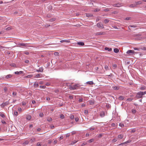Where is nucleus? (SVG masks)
<instances>
[{"label": "nucleus", "instance_id": "obj_1", "mask_svg": "<svg viewBox=\"0 0 146 146\" xmlns=\"http://www.w3.org/2000/svg\"><path fill=\"white\" fill-rule=\"evenodd\" d=\"M146 94V91L144 92H140L137 93L136 97L137 99H139L142 97L143 95Z\"/></svg>", "mask_w": 146, "mask_h": 146}, {"label": "nucleus", "instance_id": "obj_2", "mask_svg": "<svg viewBox=\"0 0 146 146\" xmlns=\"http://www.w3.org/2000/svg\"><path fill=\"white\" fill-rule=\"evenodd\" d=\"M9 103H10L9 101H8L4 103H3L0 105V106L2 108H3L5 106L9 105Z\"/></svg>", "mask_w": 146, "mask_h": 146}, {"label": "nucleus", "instance_id": "obj_3", "mask_svg": "<svg viewBox=\"0 0 146 146\" xmlns=\"http://www.w3.org/2000/svg\"><path fill=\"white\" fill-rule=\"evenodd\" d=\"M135 52L134 50H129L126 53L129 55H132Z\"/></svg>", "mask_w": 146, "mask_h": 146}, {"label": "nucleus", "instance_id": "obj_4", "mask_svg": "<svg viewBox=\"0 0 146 146\" xmlns=\"http://www.w3.org/2000/svg\"><path fill=\"white\" fill-rule=\"evenodd\" d=\"M97 26L99 28L104 29V27H103V25L101 22H99L97 24Z\"/></svg>", "mask_w": 146, "mask_h": 146}, {"label": "nucleus", "instance_id": "obj_5", "mask_svg": "<svg viewBox=\"0 0 146 146\" xmlns=\"http://www.w3.org/2000/svg\"><path fill=\"white\" fill-rule=\"evenodd\" d=\"M123 5V4L121 3H117L114 4L113 5V6L115 7H120Z\"/></svg>", "mask_w": 146, "mask_h": 146}, {"label": "nucleus", "instance_id": "obj_6", "mask_svg": "<svg viewBox=\"0 0 146 146\" xmlns=\"http://www.w3.org/2000/svg\"><path fill=\"white\" fill-rule=\"evenodd\" d=\"M78 87V85L77 84L75 85L74 86H71L70 87V89L71 90H75Z\"/></svg>", "mask_w": 146, "mask_h": 146}, {"label": "nucleus", "instance_id": "obj_7", "mask_svg": "<svg viewBox=\"0 0 146 146\" xmlns=\"http://www.w3.org/2000/svg\"><path fill=\"white\" fill-rule=\"evenodd\" d=\"M18 45L19 46H27V44L25 43H19L18 44Z\"/></svg>", "mask_w": 146, "mask_h": 146}, {"label": "nucleus", "instance_id": "obj_8", "mask_svg": "<svg viewBox=\"0 0 146 146\" xmlns=\"http://www.w3.org/2000/svg\"><path fill=\"white\" fill-rule=\"evenodd\" d=\"M112 88L114 90H119V87L115 86H112Z\"/></svg>", "mask_w": 146, "mask_h": 146}, {"label": "nucleus", "instance_id": "obj_9", "mask_svg": "<svg viewBox=\"0 0 146 146\" xmlns=\"http://www.w3.org/2000/svg\"><path fill=\"white\" fill-rule=\"evenodd\" d=\"M104 34V33L101 32H97L96 33V35H100Z\"/></svg>", "mask_w": 146, "mask_h": 146}, {"label": "nucleus", "instance_id": "obj_10", "mask_svg": "<svg viewBox=\"0 0 146 146\" xmlns=\"http://www.w3.org/2000/svg\"><path fill=\"white\" fill-rule=\"evenodd\" d=\"M86 15L88 17H90L93 16V15L90 13H86Z\"/></svg>", "mask_w": 146, "mask_h": 146}, {"label": "nucleus", "instance_id": "obj_11", "mask_svg": "<svg viewBox=\"0 0 146 146\" xmlns=\"http://www.w3.org/2000/svg\"><path fill=\"white\" fill-rule=\"evenodd\" d=\"M100 115L101 117H103L105 116V113L104 111H102L100 113Z\"/></svg>", "mask_w": 146, "mask_h": 146}, {"label": "nucleus", "instance_id": "obj_12", "mask_svg": "<svg viewBox=\"0 0 146 146\" xmlns=\"http://www.w3.org/2000/svg\"><path fill=\"white\" fill-rule=\"evenodd\" d=\"M136 6L135 4H132L129 5V7L131 8H134Z\"/></svg>", "mask_w": 146, "mask_h": 146}, {"label": "nucleus", "instance_id": "obj_13", "mask_svg": "<svg viewBox=\"0 0 146 146\" xmlns=\"http://www.w3.org/2000/svg\"><path fill=\"white\" fill-rule=\"evenodd\" d=\"M131 142V141L129 140L127 141H125V142L124 143H122V145L124 144V145H125L127 143H129Z\"/></svg>", "mask_w": 146, "mask_h": 146}, {"label": "nucleus", "instance_id": "obj_14", "mask_svg": "<svg viewBox=\"0 0 146 146\" xmlns=\"http://www.w3.org/2000/svg\"><path fill=\"white\" fill-rule=\"evenodd\" d=\"M110 20L108 19H106L104 21V23L105 24H107V23H108Z\"/></svg>", "mask_w": 146, "mask_h": 146}, {"label": "nucleus", "instance_id": "obj_15", "mask_svg": "<svg viewBox=\"0 0 146 146\" xmlns=\"http://www.w3.org/2000/svg\"><path fill=\"white\" fill-rule=\"evenodd\" d=\"M90 104V105H93L94 103V101L93 100H92L89 101Z\"/></svg>", "mask_w": 146, "mask_h": 146}, {"label": "nucleus", "instance_id": "obj_16", "mask_svg": "<svg viewBox=\"0 0 146 146\" xmlns=\"http://www.w3.org/2000/svg\"><path fill=\"white\" fill-rule=\"evenodd\" d=\"M86 84H89V85H92L94 84V82L92 81H89L88 82H86Z\"/></svg>", "mask_w": 146, "mask_h": 146}, {"label": "nucleus", "instance_id": "obj_17", "mask_svg": "<svg viewBox=\"0 0 146 146\" xmlns=\"http://www.w3.org/2000/svg\"><path fill=\"white\" fill-rule=\"evenodd\" d=\"M12 76V75L8 74V75H7L5 76V78L6 79H7L11 77Z\"/></svg>", "mask_w": 146, "mask_h": 146}, {"label": "nucleus", "instance_id": "obj_18", "mask_svg": "<svg viewBox=\"0 0 146 146\" xmlns=\"http://www.w3.org/2000/svg\"><path fill=\"white\" fill-rule=\"evenodd\" d=\"M77 44L81 46H83L84 45V42H77Z\"/></svg>", "mask_w": 146, "mask_h": 146}, {"label": "nucleus", "instance_id": "obj_19", "mask_svg": "<svg viewBox=\"0 0 146 146\" xmlns=\"http://www.w3.org/2000/svg\"><path fill=\"white\" fill-rule=\"evenodd\" d=\"M105 50H108L109 51H110L112 50V49L111 48H109L108 47H105Z\"/></svg>", "mask_w": 146, "mask_h": 146}, {"label": "nucleus", "instance_id": "obj_20", "mask_svg": "<svg viewBox=\"0 0 146 146\" xmlns=\"http://www.w3.org/2000/svg\"><path fill=\"white\" fill-rule=\"evenodd\" d=\"M114 52L116 53H117L119 52V50L117 48H114L113 50Z\"/></svg>", "mask_w": 146, "mask_h": 146}, {"label": "nucleus", "instance_id": "obj_21", "mask_svg": "<svg viewBox=\"0 0 146 146\" xmlns=\"http://www.w3.org/2000/svg\"><path fill=\"white\" fill-rule=\"evenodd\" d=\"M38 86V83L37 82H35L34 84V86L35 88H37Z\"/></svg>", "mask_w": 146, "mask_h": 146}, {"label": "nucleus", "instance_id": "obj_22", "mask_svg": "<svg viewBox=\"0 0 146 146\" xmlns=\"http://www.w3.org/2000/svg\"><path fill=\"white\" fill-rule=\"evenodd\" d=\"M0 113V116L3 118H5V115H4V114L3 113Z\"/></svg>", "mask_w": 146, "mask_h": 146}, {"label": "nucleus", "instance_id": "obj_23", "mask_svg": "<svg viewBox=\"0 0 146 146\" xmlns=\"http://www.w3.org/2000/svg\"><path fill=\"white\" fill-rule=\"evenodd\" d=\"M124 99V97L123 96H120L119 97L118 99L119 100H122Z\"/></svg>", "mask_w": 146, "mask_h": 146}, {"label": "nucleus", "instance_id": "obj_24", "mask_svg": "<svg viewBox=\"0 0 146 146\" xmlns=\"http://www.w3.org/2000/svg\"><path fill=\"white\" fill-rule=\"evenodd\" d=\"M94 140V139H90L88 140V142L89 143H92V142H93Z\"/></svg>", "mask_w": 146, "mask_h": 146}, {"label": "nucleus", "instance_id": "obj_25", "mask_svg": "<svg viewBox=\"0 0 146 146\" xmlns=\"http://www.w3.org/2000/svg\"><path fill=\"white\" fill-rule=\"evenodd\" d=\"M135 5H138L141 4H142V2L141 1L137 2L135 3Z\"/></svg>", "mask_w": 146, "mask_h": 146}, {"label": "nucleus", "instance_id": "obj_26", "mask_svg": "<svg viewBox=\"0 0 146 146\" xmlns=\"http://www.w3.org/2000/svg\"><path fill=\"white\" fill-rule=\"evenodd\" d=\"M41 75V74H38L36 75V76H35L34 77V78H37L40 77V76Z\"/></svg>", "mask_w": 146, "mask_h": 146}, {"label": "nucleus", "instance_id": "obj_27", "mask_svg": "<svg viewBox=\"0 0 146 146\" xmlns=\"http://www.w3.org/2000/svg\"><path fill=\"white\" fill-rule=\"evenodd\" d=\"M136 111L135 110L132 109L131 110L132 113L134 114H135L136 113Z\"/></svg>", "mask_w": 146, "mask_h": 146}, {"label": "nucleus", "instance_id": "obj_28", "mask_svg": "<svg viewBox=\"0 0 146 146\" xmlns=\"http://www.w3.org/2000/svg\"><path fill=\"white\" fill-rule=\"evenodd\" d=\"M31 116L30 115H28L27 117V119L28 120H30L31 118Z\"/></svg>", "mask_w": 146, "mask_h": 146}, {"label": "nucleus", "instance_id": "obj_29", "mask_svg": "<svg viewBox=\"0 0 146 146\" xmlns=\"http://www.w3.org/2000/svg\"><path fill=\"white\" fill-rule=\"evenodd\" d=\"M129 27H131L135 28L137 27V26L134 25H130L129 26Z\"/></svg>", "mask_w": 146, "mask_h": 146}, {"label": "nucleus", "instance_id": "obj_30", "mask_svg": "<svg viewBox=\"0 0 146 146\" xmlns=\"http://www.w3.org/2000/svg\"><path fill=\"white\" fill-rule=\"evenodd\" d=\"M118 137L119 139H121L123 137V135H119L118 136Z\"/></svg>", "mask_w": 146, "mask_h": 146}, {"label": "nucleus", "instance_id": "obj_31", "mask_svg": "<svg viewBox=\"0 0 146 146\" xmlns=\"http://www.w3.org/2000/svg\"><path fill=\"white\" fill-rule=\"evenodd\" d=\"M133 100V98H128L127 99L126 101H127L128 102H131Z\"/></svg>", "mask_w": 146, "mask_h": 146}, {"label": "nucleus", "instance_id": "obj_32", "mask_svg": "<svg viewBox=\"0 0 146 146\" xmlns=\"http://www.w3.org/2000/svg\"><path fill=\"white\" fill-rule=\"evenodd\" d=\"M41 142H38L37 143L36 145V146H41L42 145Z\"/></svg>", "mask_w": 146, "mask_h": 146}, {"label": "nucleus", "instance_id": "obj_33", "mask_svg": "<svg viewBox=\"0 0 146 146\" xmlns=\"http://www.w3.org/2000/svg\"><path fill=\"white\" fill-rule=\"evenodd\" d=\"M29 143V141H26L23 143V144L25 145H27Z\"/></svg>", "mask_w": 146, "mask_h": 146}, {"label": "nucleus", "instance_id": "obj_34", "mask_svg": "<svg viewBox=\"0 0 146 146\" xmlns=\"http://www.w3.org/2000/svg\"><path fill=\"white\" fill-rule=\"evenodd\" d=\"M56 20V19L55 18H52V19H51L50 20V22H53L54 21Z\"/></svg>", "mask_w": 146, "mask_h": 146}, {"label": "nucleus", "instance_id": "obj_35", "mask_svg": "<svg viewBox=\"0 0 146 146\" xmlns=\"http://www.w3.org/2000/svg\"><path fill=\"white\" fill-rule=\"evenodd\" d=\"M17 95V93L16 92H13V97H15Z\"/></svg>", "mask_w": 146, "mask_h": 146}, {"label": "nucleus", "instance_id": "obj_36", "mask_svg": "<svg viewBox=\"0 0 146 146\" xmlns=\"http://www.w3.org/2000/svg\"><path fill=\"white\" fill-rule=\"evenodd\" d=\"M40 71V72H42L43 71V68L42 67H40L38 70Z\"/></svg>", "mask_w": 146, "mask_h": 146}, {"label": "nucleus", "instance_id": "obj_37", "mask_svg": "<svg viewBox=\"0 0 146 146\" xmlns=\"http://www.w3.org/2000/svg\"><path fill=\"white\" fill-rule=\"evenodd\" d=\"M140 89L141 90H144L145 89V87L144 86H142L141 87Z\"/></svg>", "mask_w": 146, "mask_h": 146}, {"label": "nucleus", "instance_id": "obj_38", "mask_svg": "<svg viewBox=\"0 0 146 146\" xmlns=\"http://www.w3.org/2000/svg\"><path fill=\"white\" fill-rule=\"evenodd\" d=\"M78 141H72L71 143V144L72 145H74V144H75V143H76Z\"/></svg>", "mask_w": 146, "mask_h": 146}, {"label": "nucleus", "instance_id": "obj_39", "mask_svg": "<svg viewBox=\"0 0 146 146\" xmlns=\"http://www.w3.org/2000/svg\"><path fill=\"white\" fill-rule=\"evenodd\" d=\"M63 41L64 42H66L68 43L69 42H70V41L68 40H64Z\"/></svg>", "mask_w": 146, "mask_h": 146}, {"label": "nucleus", "instance_id": "obj_40", "mask_svg": "<svg viewBox=\"0 0 146 146\" xmlns=\"http://www.w3.org/2000/svg\"><path fill=\"white\" fill-rule=\"evenodd\" d=\"M44 115V114L42 113H40L39 114V116L41 117H42Z\"/></svg>", "mask_w": 146, "mask_h": 146}, {"label": "nucleus", "instance_id": "obj_41", "mask_svg": "<svg viewBox=\"0 0 146 146\" xmlns=\"http://www.w3.org/2000/svg\"><path fill=\"white\" fill-rule=\"evenodd\" d=\"M32 76H33L32 75H29L26 76V77L27 78H31V77H32Z\"/></svg>", "mask_w": 146, "mask_h": 146}, {"label": "nucleus", "instance_id": "obj_42", "mask_svg": "<svg viewBox=\"0 0 146 146\" xmlns=\"http://www.w3.org/2000/svg\"><path fill=\"white\" fill-rule=\"evenodd\" d=\"M35 140V138H34L33 139H32L30 140V141L32 143Z\"/></svg>", "mask_w": 146, "mask_h": 146}, {"label": "nucleus", "instance_id": "obj_43", "mask_svg": "<svg viewBox=\"0 0 146 146\" xmlns=\"http://www.w3.org/2000/svg\"><path fill=\"white\" fill-rule=\"evenodd\" d=\"M79 102H83V98H80L78 100Z\"/></svg>", "mask_w": 146, "mask_h": 146}, {"label": "nucleus", "instance_id": "obj_44", "mask_svg": "<svg viewBox=\"0 0 146 146\" xmlns=\"http://www.w3.org/2000/svg\"><path fill=\"white\" fill-rule=\"evenodd\" d=\"M119 125L121 127H123L124 126V125L122 123H120L119 124Z\"/></svg>", "mask_w": 146, "mask_h": 146}, {"label": "nucleus", "instance_id": "obj_45", "mask_svg": "<svg viewBox=\"0 0 146 146\" xmlns=\"http://www.w3.org/2000/svg\"><path fill=\"white\" fill-rule=\"evenodd\" d=\"M18 113L17 111H15L14 112V115H15L17 116L18 115Z\"/></svg>", "mask_w": 146, "mask_h": 146}, {"label": "nucleus", "instance_id": "obj_46", "mask_svg": "<svg viewBox=\"0 0 146 146\" xmlns=\"http://www.w3.org/2000/svg\"><path fill=\"white\" fill-rule=\"evenodd\" d=\"M47 120L48 121H52V119L50 117L48 118L47 119Z\"/></svg>", "mask_w": 146, "mask_h": 146}, {"label": "nucleus", "instance_id": "obj_47", "mask_svg": "<svg viewBox=\"0 0 146 146\" xmlns=\"http://www.w3.org/2000/svg\"><path fill=\"white\" fill-rule=\"evenodd\" d=\"M125 19L127 20H129L131 19V18L130 17H127Z\"/></svg>", "mask_w": 146, "mask_h": 146}, {"label": "nucleus", "instance_id": "obj_48", "mask_svg": "<svg viewBox=\"0 0 146 146\" xmlns=\"http://www.w3.org/2000/svg\"><path fill=\"white\" fill-rule=\"evenodd\" d=\"M24 54H26V55H28L29 54V52L28 51H25L24 52Z\"/></svg>", "mask_w": 146, "mask_h": 146}, {"label": "nucleus", "instance_id": "obj_49", "mask_svg": "<svg viewBox=\"0 0 146 146\" xmlns=\"http://www.w3.org/2000/svg\"><path fill=\"white\" fill-rule=\"evenodd\" d=\"M64 117V115L62 114H61L60 115V118L61 119H63Z\"/></svg>", "mask_w": 146, "mask_h": 146}, {"label": "nucleus", "instance_id": "obj_50", "mask_svg": "<svg viewBox=\"0 0 146 146\" xmlns=\"http://www.w3.org/2000/svg\"><path fill=\"white\" fill-rule=\"evenodd\" d=\"M69 99H71L73 98V96L72 95H70L69 96Z\"/></svg>", "mask_w": 146, "mask_h": 146}, {"label": "nucleus", "instance_id": "obj_51", "mask_svg": "<svg viewBox=\"0 0 146 146\" xmlns=\"http://www.w3.org/2000/svg\"><path fill=\"white\" fill-rule=\"evenodd\" d=\"M45 87H46V86H40V88L44 89V88H45Z\"/></svg>", "mask_w": 146, "mask_h": 146}, {"label": "nucleus", "instance_id": "obj_52", "mask_svg": "<svg viewBox=\"0 0 146 146\" xmlns=\"http://www.w3.org/2000/svg\"><path fill=\"white\" fill-rule=\"evenodd\" d=\"M79 118L78 117H76V118H75V121L76 122L78 121L79 120Z\"/></svg>", "mask_w": 146, "mask_h": 146}, {"label": "nucleus", "instance_id": "obj_53", "mask_svg": "<svg viewBox=\"0 0 146 146\" xmlns=\"http://www.w3.org/2000/svg\"><path fill=\"white\" fill-rule=\"evenodd\" d=\"M70 118L71 119H73L74 118V115H70Z\"/></svg>", "mask_w": 146, "mask_h": 146}, {"label": "nucleus", "instance_id": "obj_54", "mask_svg": "<svg viewBox=\"0 0 146 146\" xmlns=\"http://www.w3.org/2000/svg\"><path fill=\"white\" fill-rule=\"evenodd\" d=\"M63 138V137L62 136H61L59 138V140L60 141L61 139H62Z\"/></svg>", "mask_w": 146, "mask_h": 146}, {"label": "nucleus", "instance_id": "obj_55", "mask_svg": "<svg viewBox=\"0 0 146 146\" xmlns=\"http://www.w3.org/2000/svg\"><path fill=\"white\" fill-rule=\"evenodd\" d=\"M54 55L56 56H58V55L59 53L58 52H56L54 53Z\"/></svg>", "mask_w": 146, "mask_h": 146}, {"label": "nucleus", "instance_id": "obj_56", "mask_svg": "<svg viewBox=\"0 0 146 146\" xmlns=\"http://www.w3.org/2000/svg\"><path fill=\"white\" fill-rule=\"evenodd\" d=\"M95 128L94 127H91L90 128V130L91 131H92L94 130Z\"/></svg>", "mask_w": 146, "mask_h": 146}, {"label": "nucleus", "instance_id": "obj_57", "mask_svg": "<svg viewBox=\"0 0 146 146\" xmlns=\"http://www.w3.org/2000/svg\"><path fill=\"white\" fill-rule=\"evenodd\" d=\"M84 113H86V114L88 113V111L87 110H85L84 111Z\"/></svg>", "mask_w": 146, "mask_h": 146}, {"label": "nucleus", "instance_id": "obj_58", "mask_svg": "<svg viewBox=\"0 0 146 146\" xmlns=\"http://www.w3.org/2000/svg\"><path fill=\"white\" fill-rule=\"evenodd\" d=\"M110 10L109 9H108V8H107L106 9H105L104 10V11H109Z\"/></svg>", "mask_w": 146, "mask_h": 146}, {"label": "nucleus", "instance_id": "obj_59", "mask_svg": "<svg viewBox=\"0 0 146 146\" xmlns=\"http://www.w3.org/2000/svg\"><path fill=\"white\" fill-rule=\"evenodd\" d=\"M105 68L106 70H108V67L107 66H105Z\"/></svg>", "mask_w": 146, "mask_h": 146}, {"label": "nucleus", "instance_id": "obj_60", "mask_svg": "<svg viewBox=\"0 0 146 146\" xmlns=\"http://www.w3.org/2000/svg\"><path fill=\"white\" fill-rule=\"evenodd\" d=\"M3 89L5 92H6L7 91V89L6 88H4Z\"/></svg>", "mask_w": 146, "mask_h": 146}, {"label": "nucleus", "instance_id": "obj_61", "mask_svg": "<svg viewBox=\"0 0 146 146\" xmlns=\"http://www.w3.org/2000/svg\"><path fill=\"white\" fill-rule=\"evenodd\" d=\"M1 122L2 123H3V124H6V122L5 121H2Z\"/></svg>", "mask_w": 146, "mask_h": 146}, {"label": "nucleus", "instance_id": "obj_62", "mask_svg": "<svg viewBox=\"0 0 146 146\" xmlns=\"http://www.w3.org/2000/svg\"><path fill=\"white\" fill-rule=\"evenodd\" d=\"M122 144V143L119 145L118 146H125V145L124 144Z\"/></svg>", "mask_w": 146, "mask_h": 146}, {"label": "nucleus", "instance_id": "obj_63", "mask_svg": "<svg viewBox=\"0 0 146 146\" xmlns=\"http://www.w3.org/2000/svg\"><path fill=\"white\" fill-rule=\"evenodd\" d=\"M25 62L26 63H29V60H25Z\"/></svg>", "mask_w": 146, "mask_h": 146}, {"label": "nucleus", "instance_id": "obj_64", "mask_svg": "<svg viewBox=\"0 0 146 146\" xmlns=\"http://www.w3.org/2000/svg\"><path fill=\"white\" fill-rule=\"evenodd\" d=\"M53 143L54 144H56L57 143V141L56 140H54L53 142Z\"/></svg>", "mask_w": 146, "mask_h": 146}]
</instances>
